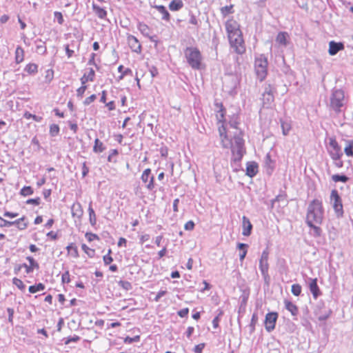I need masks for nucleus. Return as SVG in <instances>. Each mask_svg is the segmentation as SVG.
Instances as JSON below:
<instances>
[{"mask_svg":"<svg viewBox=\"0 0 353 353\" xmlns=\"http://www.w3.org/2000/svg\"><path fill=\"white\" fill-rule=\"evenodd\" d=\"M330 150H329V154L332 159V160H337L338 159H341L343 155V153L341 150V147L338 144L337 141L335 139L330 138L329 142Z\"/></svg>","mask_w":353,"mask_h":353,"instance_id":"1a4fd4ad","label":"nucleus"},{"mask_svg":"<svg viewBox=\"0 0 353 353\" xmlns=\"http://www.w3.org/2000/svg\"><path fill=\"white\" fill-rule=\"evenodd\" d=\"M71 213L73 217H76L78 219H81L83 214V210L80 203H75L72 205Z\"/></svg>","mask_w":353,"mask_h":353,"instance_id":"6ab92c4d","label":"nucleus"},{"mask_svg":"<svg viewBox=\"0 0 353 353\" xmlns=\"http://www.w3.org/2000/svg\"><path fill=\"white\" fill-rule=\"evenodd\" d=\"M330 203L337 217L343 215V207L342 200L336 190H332L330 194Z\"/></svg>","mask_w":353,"mask_h":353,"instance_id":"423d86ee","label":"nucleus"},{"mask_svg":"<svg viewBox=\"0 0 353 353\" xmlns=\"http://www.w3.org/2000/svg\"><path fill=\"white\" fill-rule=\"evenodd\" d=\"M183 6L181 0H172L169 4V8L172 11H178Z\"/></svg>","mask_w":353,"mask_h":353,"instance_id":"cd10ccee","label":"nucleus"},{"mask_svg":"<svg viewBox=\"0 0 353 353\" xmlns=\"http://www.w3.org/2000/svg\"><path fill=\"white\" fill-rule=\"evenodd\" d=\"M324 215V210L322 201L319 199L312 200L308 205L306 214L307 225L312 223L321 224Z\"/></svg>","mask_w":353,"mask_h":353,"instance_id":"f03ea898","label":"nucleus"},{"mask_svg":"<svg viewBox=\"0 0 353 353\" xmlns=\"http://www.w3.org/2000/svg\"><path fill=\"white\" fill-rule=\"evenodd\" d=\"M242 234L245 236H250L252 229V225L250 223L249 219L245 216H243L242 218Z\"/></svg>","mask_w":353,"mask_h":353,"instance_id":"dca6fc26","label":"nucleus"},{"mask_svg":"<svg viewBox=\"0 0 353 353\" xmlns=\"http://www.w3.org/2000/svg\"><path fill=\"white\" fill-rule=\"evenodd\" d=\"M167 293L166 290H160L157 294L156 295L155 298L154 299V301L156 302L159 301L160 299L163 296Z\"/></svg>","mask_w":353,"mask_h":353,"instance_id":"680f3d73","label":"nucleus"},{"mask_svg":"<svg viewBox=\"0 0 353 353\" xmlns=\"http://www.w3.org/2000/svg\"><path fill=\"white\" fill-rule=\"evenodd\" d=\"M188 312H189V309L186 307V308H183V309H182V310H179V311L177 312V314H178V315H179L180 317L183 318V317H185V316H188Z\"/></svg>","mask_w":353,"mask_h":353,"instance_id":"052dcab7","label":"nucleus"},{"mask_svg":"<svg viewBox=\"0 0 353 353\" xmlns=\"http://www.w3.org/2000/svg\"><path fill=\"white\" fill-rule=\"evenodd\" d=\"M12 283L16 285L19 289L23 290L26 288V285L23 283V281L17 278H14L12 279Z\"/></svg>","mask_w":353,"mask_h":353,"instance_id":"c03bdc74","label":"nucleus"},{"mask_svg":"<svg viewBox=\"0 0 353 353\" xmlns=\"http://www.w3.org/2000/svg\"><path fill=\"white\" fill-rule=\"evenodd\" d=\"M89 172V168L87 167L85 162L83 163L82 165V175L85 177L88 173Z\"/></svg>","mask_w":353,"mask_h":353,"instance_id":"338daca9","label":"nucleus"},{"mask_svg":"<svg viewBox=\"0 0 353 353\" xmlns=\"http://www.w3.org/2000/svg\"><path fill=\"white\" fill-rule=\"evenodd\" d=\"M44 289L45 285L43 283H39L37 285L30 286L28 290L30 293L34 294L39 291H43Z\"/></svg>","mask_w":353,"mask_h":353,"instance_id":"f704fd0d","label":"nucleus"},{"mask_svg":"<svg viewBox=\"0 0 353 353\" xmlns=\"http://www.w3.org/2000/svg\"><path fill=\"white\" fill-rule=\"evenodd\" d=\"M224 117V110L223 109L222 105H220V110L217 112L216 118L219 123L222 122Z\"/></svg>","mask_w":353,"mask_h":353,"instance_id":"8fccbe9b","label":"nucleus"},{"mask_svg":"<svg viewBox=\"0 0 353 353\" xmlns=\"http://www.w3.org/2000/svg\"><path fill=\"white\" fill-rule=\"evenodd\" d=\"M37 53L39 54H44L46 52V46L43 42L39 41V43L37 45L36 48Z\"/></svg>","mask_w":353,"mask_h":353,"instance_id":"e433bc0d","label":"nucleus"},{"mask_svg":"<svg viewBox=\"0 0 353 353\" xmlns=\"http://www.w3.org/2000/svg\"><path fill=\"white\" fill-rule=\"evenodd\" d=\"M258 172V165L254 162H250L247 164L246 174L250 177L254 176Z\"/></svg>","mask_w":353,"mask_h":353,"instance_id":"aec40b11","label":"nucleus"},{"mask_svg":"<svg viewBox=\"0 0 353 353\" xmlns=\"http://www.w3.org/2000/svg\"><path fill=\"white\" fill-rule=\"evenodd\" d=\"M281 128L283 134L286 136L291 130V124L288 121H281Z\"/></svg>","mask_w":353,"mask_h":353,"instance_id":"c9c22d12","label":"nucleus"},{"mask_svg":"<svg viewBox=\"0 0 353 353\" xmlns=\"http://www.w3.org/2000/svg\"><path fill=\"white\" fill-rule=\"evenodd\" d=\"M26 203L28 204H33V205H38L40 203V199L39 198L30 199H28L26 201Z\"/></svg>","mask_w":353,"mask_h":353,"instance_id":"e2e57ef3","label":"nucleus"},{"mask_svg":"<svg viewBox=\"0 0 353 353\" xmlns=\"http://www.w3.org/2000/svg\"><path fill=\"white\" fill-rule=\"evenodd\" d=\"M184 56L192 69L199 70L202 68L203 57L197 48L187 47L184 50Z\"/></svg>","mask_w":353,"mask_h":353,"instance_id":"20e7f679","label":"nucleus"},{"mask_svg":"<svg viewBox=\"0 0 353 353\" xmlns=\"http://www.w3.org/2000/svg\"><path fill=\"white\" fill-rule=\"evenodd\" d=\"M87 89V86L84 84L82 85L80 88H79L77 90V94L79 97H82L85 91Z\"/></svg>","mask_w":353,"mask_h":353,"instance_id":"603ef678","label":"nucleus"},{"mask_svg":"<svg viewBox=\"0 0 353 353\" xmlns=\"http://www.w3.org/2000/svg\"><path fill=\"white\" fill-rule=\"evenodd\" d=\"M128 43L131 50L137 53H141V45L139 40L133 35H129L128 37Z\"/></svg>","mask_w":353,"mask_h":353,"instance_id":"2eb2a0df","label":"nucleus"},{"mask_svg":"<svg viewBox=\"0 0 353 353\" xmlns=\"http://www.w3.org/2000/svg\"><path fill=\"white\" fill-rule=\"evenodd\" d=\"M105 150V147L103 143L99 141V139H96L94 141V145L93 147V151L96 153H101Z\"/></svg>","mask_w":353,"mask_h":353,"instance_id":"2f4dec72","label":"nucleus"},{"mask_svg":"<svg viewBox=\"0 0 353 353\" xmlns=\"http://www.w3.org/2000/svg\"><path fill=\"white\" fill-rule=\"evenodd\" d=\"M139 341V336H136L134 337H130V336H127L125 340H124V342L126 343H134V342H137Z\"/></svg>","mask_w":353,"mask_h":353,"instance_id":"5fc2aeb1","label":"nucleus"},{"mask_svg":"<svg viewBox=\"0 0 353 353\" xmlns=\"http://www.w3.org/2000/svg\"><path fill=\"white\" fill-rule=\"evenodd\" d=\"M88 212H89V221L92 226L94 227L97 225V216L92 206V201L90 202L88 206Z\"/></svg>","mask_w":353,"mask_h":353,"instance_id":"393cba45","label":"nucleus"},{"mask_svg":"<svg viewBox=\"0 0 353 353\" xmlns=\"http://www.w3.org/2000/svg\"><path fill=\"white\" fill-rule=\"evenodd\" d=\"M237 247L239 250H242L239 254V259L241 261H243L246 256V254H247L246 248L248 247V245L245 244V243H240L238 244Z\"/></svg>","mask_w":353,"mask_h":353,"instance_id":"72a5a7b5","label":"nucleus"},{"mask_svg":"<svg viewBox=\"0 0 353 353\" xmlns=\"http://www.w3.org/2000/svg\"><path fill=\"white\" fill-rule=\"evenodd\" d=\"M37 65L34 63H29L25 68V71L29 74H34L37 72Z\"/></svg>","mask_w":353,"mask_h":353,"instance_id":"58836bf2","label":"nucleus"},{"mask_svg":"<svg viewBox=\"0 0 353 353\" xmlns=\"http://www.w3.org/2000/svg\"><path fill=\"white\" fill-rule=\"evenodd\" d=\"M59 132V127L57 124H52L50 127V134L52 137L57 136Z\"/></svg>","mask_w":353,"mask_h":353,"instance_id":"37998d69","label":"nucleus"},{"mask_svg":"<svg viewBox=\"0 0 353 353\" xmlns=\"http://www.w3.org/2000/svg\"><path fill=\"white\" fill-rule=\"evenodd\" d=\"M332 179L334 182L341 181L345 183L348 181V177L346 176L345 175L334 174L332 176Z\"/></svg>","mask_w":353,"mask_h":353,"instance_id":"ea45409f","label":"nucleus"},{"mask_svg":"<svg viewBox=\"0 0 353 353\" xmlns=\"http://www.w3.org/2000/svg\"><path fill=\"white\" fill-rule=\"evenodd\" d=\"M278 314L276 312H269L265 316V326L268 332L272 331L275 328Z\"/></svg>","mask_w":353,"mask_h":353,"instance_id":"9d476101","label":"nucleus"},{"mask_svg":"<svg viewBox=\"0 0 353 353\" xmlns=\"http://www.w3.org/2000/svg\"><path fill=\"white\" fill-rule=\"evenodd\" d=\"M96 98L97 97L95 94H92L91 96L87 97L83 101L84 105H88L90 104L96 99Z\"/></svg>","mask_w":353,"mask_h":353,"instance_id":"6e6d98bb","label":"nucleus"},{"mask_svg":"<svg viewBox=\"0 0 353 353\" xmlns=\"http://www.w3.org/2000/svg\"><path fill=\"white\" fill-rule=\"evenodd\" d=\"M141 180L144 183H147L146 188L148 190H153L154 188V176L151 174V170L150 168H147L143 172Z\"/></svg>","mask_w":353,"mask_h":353,"instance_id":"ddd939ff","label":"nucleus"},{"mask_svg":"<svg viewBox=\"0 0 353 353\" xmlns=\"http://www.w3.org/2000/svg\"><path fill=\"white\" fill-rule=\"evenodd\" d=\"M24 117L28 119H32L34 121H35L37 122H41V121L42 120V117H39V116H37V115H34V114H32L30 112H26L24 114Z\"/></svg>","mask_w":353,"mask_h":353,"instance_id":"a18cd8bd","label":"nucleus"},{"mask_svg":"<svg viewBox=\"0 0 353 353\" xmlns=\"http://www.w3.org/2000/svg\"><path fill=\"white\" fill-rule=\"evenodd\" d=\"M254 68L258 79L262 81L265 79L268 74V59L263 55L260 54L255 59Z\"/></svg>","mask_w":353,"mask_h":353,"instance_id":"39448f33","label":"nucleus"},{"mask_svg":"<svg viewBox=\"0 0 353 353\" xmlns=\"http://www.w3.org/2000/svg\"><path fill=\"white\" fill-rule=\"evenodd\" d=\"M21 194L26 196L33 194V190L30 186H24L20 192Z\"/></svg>","mask_w":353,"mask_h":353,"instance_id":"a19ab883","label":"nucleus"},{"mask_svg":"<svg viewBox=\"0 0 353 353\" xmlns=\"http://www.w3.org/2000/svg\"><path fill=\"white\" fill-rule=\"evenodd\" d=\"M274 99V97L272 92V88L270 85H268L265 88V90L263 94L262 100L263 106H265L266 108L270 107L273 103Z\"/></svg>","mask_w":353,"mask_h":353,"instance_id":"9b49d317","label":"nucleus"},{"mask_svg":"<svg viewBox=\"0 0 353 353\" xmlns=\"http://www.w3.org/2000/svg\"><path fill=\"white\" fill-rule=\"evenodd\" d=\"M23 59L24 50L21 46H17L15 50V61L17 63H20Z\"/></svg>","mask_w":353,"mask_h":353,"instance_id":"a878e982","label":"nucleus"},{"mask_svg":"<svg viewBox=\"0 0 353 353\" xmlns=\"http://www.w3.org/2000/svg\"><path fill=\"white\" fill-rule=\"evenodd\" d=\"M67 250L69 254H70L74 257L78 256V250L77 248L73 244L71 243L67 246Z\"/></svg>","mask_w":353,"mask_h":353,"instance_id":"4c0bfd02","label":"nucleus"},{"mask_svg":"<svg viewBox=\"0 0 353 353\" xmlns=\"http://www.w3.org/2000/svg\"><path fill=\"white\" fill-rule=\"evenodd\" d=\"M7 312L8 314V321L12 323L13 319L14 310L9 307L7 309Z\"/></svg>","mask_w":353,"mask_h":353,"instance_id":"69168bd1","label":"nucleus"},{"mask_svg":"<svg viewBox=\"0 0 353 353\" xmlns=\"http://www.w3.org/2000/svg\"><path fill=\"white\" fill-rule=\"evenodd\" d=\"M344 152L347 157H353V140L345 141Z\"/></svg>","mask_w":353,"mask_h":353,"instance_id":"c756f323","label":"nucleus"},{"mask_svg":"<svg viewBox=\"0 0 353 353\" xmlns=\"http://www.w3.org/2000/svg\"><path fill=\"white\" fill-rule=\"evenodd\" d=\"M232 8H233L232 6H225L221 8V12L223 15L226 16L227 14L233 12Z\"/></svg>","mask_w":353,"mask_h":353,"instance_id":"49530a36","label":"nucleus"},{"mask_svg":"<svg viewBox=\"0 0 353 353\" xmlns=\"http://www.w3.org/2000/svg\"><path fill=\"white\" fill-rule=\"evenodd\" d=\"M291 291L294 296H299L301 293V286L299 284H293Z\"/></svg>","mask_w":353,"mask_h":353,"instance_id":"79ce46f5","label":"nucleus"},{"mask_svg":"<svg viewBox=\"0 0 353 353\" xmlns=\"http://www.w3.org/2000/svg\"><path fill=\"white\" fill-rule=\"evenodd\" d=\"M332 311L330 309H326L323 312H316V316L319 321L326 320L331 314Z\"/></svg>","mask_w":353,"mask_h":353,"instance_id":"c85d7f7f","label":"nucleus"},{"mask_svg":"<svg viewBox=\"0 0 353 353\" xmlns=\"http://www.w3.org/2000/svg\"><path fill=\"white\" fill-rule=\"evenodd\" d=\"M225 29L228 33V37L232 34H239L241 33L238 23L232 19L228 20L225 23Z\"/></svg>","mask_w":353,"mask_h":353,"instance_id":"f8f14e48","label":"nucleus"},{"mask_svg":"<svg viewBox=\"0 0 353 353\" xmlns=\"http://www.w3.org/2000/svg\"><path fill=\"white\" fill-rule=\"evenodd\" d=\"M92 9L96 15L100 19H105L107 16V12L103 8L98 6L94 3H92Z\"/></svg>","mask_w":353,"mask_h":353,"instance_id":"b1692460","label":"nucleus"},{"mask_svg":"<svg viewBox=\"0 0 353 353\" xmlns=\"http://www.w3.org/2000/svg\"><path fill=\"white\" fill-rule=\"evenodd\" d=\"M194 228V223L192 221H188L185 225L184 228L185 230H192Z\"/></svg>","mask_w":353,"mask_h":353,"instance_id":"13d9d810","label":"nucleus"},{"mask_svg":"<svg viewBox=\"0 0 353 353\" xmlns=\"http://www.w3.org/2000/svg\"><path fill=\"white\" fill-rule=\"evenodd\" d=\"M268 256H269V252L266 249L263 251V252L261 254V259L259 260V269H260L261 274L263 275V277L266 283H268L270 279V276L268 274V269H269Z\"/></svg>","mask_w":353,"mask_h":353,"instance_id":"6e6552de","label":"nucleus"},{"mask_svg":"<svg viewBox=\"0 0 353 353\" xmlns=\"http://www.w3.org/2000/svg\"><path fill=\"white\" fill-rule=\"evenodd\" d=\"M310 290L312 292L313 296L316 299L319 295V288L317 285V279H310V281L309 283Z\"/></svg>","mask_w":353,"mask_h":353,"instance_id":"412c9836","label":"nucleus"},{"mask_svg":"<svg viewBox=\"0 0 353 353\" xmlns=\"http://www.w3.org/2000/svg\"><path fill=\"white\" fill-rule=\"evenodd\" d=\"M85 237L86 239H88V241H92L94 239H98L99 237L97 234H93V233H89V232H87L85 234Z\"/></svg>","mask_w":353,"mask_h":353,"instance_id":"bf43d9fd","label":"nucleus"},{"mask_svg":"<svg viewBox=\"0 0 353 353\" xmlns=\"http://www.w3.org/2000/svg\"><path fill=\"white\" fill-rule=\"evenodd\" d=\"M315 224V223H312V225H307L312 230V232H310L311 234L314 237H319L321 235L322 230L319 227L316 226Z\"/></svg>","mask_w":353,"mask_h":353,"instance_id":"473e14b6","label":"nucleus"},{"mask_svg":"<svg viewBox=\"0 0 353 353\" xmlns=\"http://www.w3.org/2000/svg\"><path fill=\"white\" fill-rule=\"evenodd\" d=\"M344 91L341 89H333L331 92L328 105L330 109L339 114L343 111L346 104Z\"/></svg>","mask_w":353,"mask_h":353,"instance_id":"7ed1b4c3","label":"nucleus"},{"mask_svg":"<svg viewBox=\"0 0 353 353\" xmlns=\"http://www.w3.org/2000/svg\"><path fill=\"white\" fill-rule=\"evenodd\" d=\"M54 18L57 19V22L59 24L61 25L63 23V15H62V14L61 12H54Z\"/></svg>","mask_w":353,"mask_h":353,"instance_id":"864d4df0","label":"nucleus"},{"mask_svg":"<svg viewBox=\"0 0 353 353\" xmlns=\"http://www.w3.org/2000/svg\"><path fill=\"white\" fill-rule=\"evenodd\" d=\"M285 307L288 310L292 316H296L299 312L297 306L288 300L284 301Z\"/></svg>","mask_w":353,"mask_h":353,"instance_id":"4be33fe9","label":"nucleus"},{"mask_svg":"<svg viewBox=\"0 0 353 353\" xmlns=\"http://www.w3.org/2000/svg\"><path fill=\"white\" fill-rule=\"evenodd\" d=\"M154 8H156L159 13L162 14V19L168 21L170 19V14L166 10V8L163 6H154Z\"/></svg>","mask_w":353,"mask_h":353,"instance_id":"bb28decb","label":"nucleus"},{"mask_svg":"<svg viewBox=\"0 0 353 353\" xmlns=\"http://www.w3.org/2000/svg\"><path fill=\"white\" fill-rule=\"evenodd\" d=\"M94 70L90 68L87 73H85L81 78V83L82 85L85 84L88 81H93L94 77Z\"/></svg>","mask_w":353,"mask_h":353,"instance_id":"5701e85b","label":"nucleus"},{"mask_svg":"<svg viewBox=\"0 0 353 353\" xmlns=\"http://www.w3.org/2000/svg\"><path fill=\"white\" fill-rule=\"evenodd\" d=\"M24 217L20 218L14 221H9L7 220H5L4 219L0 217V227H10L12 225H14L15 223H19L21 221H23Z\"/></svg>","mask_w":353,"mask_h":353,"instance_id":"7c9ffc66","label":"nucleus"},{"mask_svg":"<svg viewBox=\"0 0 353 353\" xmlns=\"http://www.w3.org/2000/svg\"><path fill=\"white\" fill-rule=\"evenodd\" d=\"M111 252V250L109 249L108 254L103 256V262L105 265L110 264L113 261L112 257L110 256Z\"/></svg>","mask_w":353,"mask_h":353,"instance_id":"de8ad7c7","label":"nucleus"},{"mask_svg":"<svg viewBox=\"0 0 353 353\" xmlns=\"http://www.w3.org/2000/svg\"><path fill=\"white\" fill-rule=\"evenodd\" d=\"M63 283H68L70 281V274L68 271L65 272L61 276Z\"/></svg>","mask_w":353,"mask_h":353,"instance_id":"3c124183","label":"nucleus"},{"mask_svg":"<svg viewBox=\"0 0 353 353\" xmlns=\"http://www.w3.org/2000/svg\"><path fill=\"white\" fill-rule=\"evenodd\" d=\"M230 44L234 51L239 54L245 52V47L242 37V33L239 34H232L228 37Z\"/></svg>","mask_w":353,"mask_h":353,"instance_id":"0eeeda50","label":"nucleus"},{"mask_svg":"<svg viewBox=\"0 0 353 353\" xmlns=\"http://www.w3.org/2000/svg\"><path fill=\"white\" fill-rule=\"evenodd\" d=\"M26 259L29 261L30 265L29 266L32 267V268H37L39 269V263L32 257V256H27Z\"/></svg>","mask_w":353,"mask_h":353,"instance_id":"09e8293b","label":"nucleus"},{"mask_svg":"<svg viewBox=\"0 0 353 353\" xmlns=\"http://www.w3.org/2000/svg\"><path fill=\"white\" fill-rule=\"evenodd\" d=\"M150 235L148 234H143L140 237V243H143L144 242L148 241L150 239Z\"/></svg>","mask_w":353,"mask_h":353,"instance_id":"774afa93","label":"nucleus"},{"mask_svg":"<svg viewBox=\"0 0 353 353\" xmlns=\"http://www.w3.org/2000/svg\"><path fill=\"white\" fill-rule=\"evenodd\" d=\"M137 28L140 32L145 37H148L152 42L157 43L156 36H152V30L150 28L144 23L139 22L137 25Z\"/></svg>","mask_w":353,"mask_h":353,"instance_id":"4468645a","label":"nucleus"},{"mask_svg":"<svg viewBox=\"0 0 353 353\" xmlns=\"http://www.w3.org/2000/svg\"><path fill=\"white\" fill-rule=\"evenodd\" d=\"M344 49V45L342 43H336L332 41L329 43V54L332 56L335 55L339 51Z\"/></svg>","mask_w":353,"mask_h":353,"instance_id":"a211bd4d","label":"nucleus"},{"mask_svg":"<svg viewBox=\"0 0 353 353\" xmlns=\"http://www.w3.org/2000/svg\"><path fill=\"white\" fill-rule=\"evenodd\" d=\"M203 347H204L203 343L199 344L194 347V351L195 353H201Z\"/></svg>","mask_w":353,"mask_h":353,"instance_id":"0e129e2a","label":"nucleus"},{"mask_svg":"<svg viewBox=\"0 0 353 353\" xmlns=\"http://www.w3.org/2000/svg\"><path fill=\"white\" fill-rule=\"evenodd\" d=\"M290 36L286 32H280L276 37V42L281 46H287L289 43Z\"/></svg>","mask_w":353,"mask_h":353,"instance_id":"f3484780","label":"nucleus"},{"mask_svg":"<svg viewBox=\"0 0 353 353\" xmlns=\"http://www.w3.org/2000/svg\"><path fill=\"white\" fill-rule=\"evenodd\" d=\"M239 119L237 115H233L228 123L219 126L220 141L222 147L230 149L232 159L235 161L241 160L245 152L243 132L238 125Z\"/></svg>","mask_w":353,"mask_h":353,"instance_id":"f257e3e1","label":"nucleus"},{"mask_svg":"<svg viewBox=\"0 0 353 353\" xmlns=\"http://www.w3.org/2000/svg\"><path fill=\"white\" fill-rule=\"evenodd\" d=\"M120 285L126 290L131 289V283L128 281H121L119 282Z\"/></svg>","mask_w":353,"mask_h":353,"instance_id":"4d7b16f0","label":"nucleus"}]
</instances>
